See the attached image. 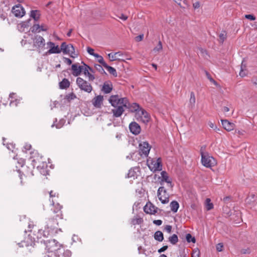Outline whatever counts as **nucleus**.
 Here are the masks:
<instances>
[{
	"label": "nucleus",
	"instance_id": "f257e3e1",
	"mask_svg": "<svg viewBox=\"0 0 257 257\" xmlns=\"http://www.w3.org/2000/svg\"><path fill=\"white\" fill-rule=\"evenodd\" d=\"M108 101L114 107L111 110L114 117H120L124 111V108H128L132 112H136V114L141 108L138 103H130L127 98H120L118 95H111Z\"/></svg>",
	"mask_w": 257,
	"mask_h": 257
},
{
	"label": "nucleus",
	"instance_id": "f03ea898",
	"mask_svg": "<svg viewBox=\"0 0 257 257\" xmlns=\"http://www.w3.org/2000/svg\"><path fill=\"white\" fill-rule=\"evenodd\" d=\"M46 245V249L49 252H54L59 251L61 252V247L62 245L59 243L56 239L48 240L44 241Z\"/></svg>",
	"mask_w": 257,
	"mask_h": 257
},
{
	"label": "nucleus",
	"instance_id": "7ed1b4c3",
	"mask_svg": "<svg viewBox=\"0 0 257 257\" xmlns=\"http://www.w3.org/2000/svg\"><path fill=\"white\" fill-rule=\"evenodd\" d=\"M148 166L151 171L155 172L158 171H161L162 169V159L161 158L153 159L151 160H148Z\"/></svg>",
	"mask_w": 257,
	"mask_h": 257
},
{
	"label": "nucleus",
	"instance_id": "20e7f679",
	"mask_svg": "<svg viewBox=\"0 0 257 257\" xmlns=\"http://www.w3.org/2000/svg\"><path fill=\"white\" fill-rule=\"evenodd\" d=\"M200 154L201 155V162L204 166L207 168H211L215 164V161L212 157L203 153V147L201 148Z\"/></svg>",
	"mask_w": 257,
	"mask_h": 257
},
{
	"label": "nucleus",
	"instance_id": "39448f33",
	"mask_svg": "<svg viewBox=\"0 0 257 257\" xmlns=\"http://www.w3.org/2000/svg\"><path fill=\"white\" fill-rule=\"evenodd\" d=\"M76 82L77 86L81 90L87 93H90L92 91V87L91 85L83 78L81 77H77Z\"/></svg>",
	"mask_w": 257,
	"mask_h": 257
},
{
	"label": "nucleus",
	"instance_id": "423d86ee",
	"mask_svg": "<svg viewBox=\"0 0 257 257\" xmlns=\"http://www.w3.org/2000/svg\"><path fill=\"white\" fill-rule=\"evenodd\" d=\"M61 51L64 54H69L71 57L74 58L77 54H75V49L73 45L71 44H67L65 42H63L61 46Z\"/></svg>",
	"mask_w": 257,
	"mask_h": 257
},
{
	"label": "nucleus",
	"instance_id": "0eeeda50",
	"mask_svg": "<svg viewBox=\"0 0 257 257\" xmlns=\"http://www.w3.org/2000/svg\"><path fill=\"white\" fill-rule=\"evenodd\" d=\"M58 219H56L54 216H52L51 218L48 219L46 221V225L47 229H51V231L52 232H58Z\"/></svg>",
	"mask_w": 257,
	"mask_h": 257
},
{
	"label": "nucleus",
	"instance_id": "6e6552de",
	"mask_svg": "<svg viewBox=\"0 0 257 257\" xmlns=\"http://www.w3.org/2000/svg\"><path fill=\"white\" fill-rule=\"evenodd\" d=\"M157 196L162 204H167L169 202V196L167 194L166 190L163 186L159 188L157 191Z\"/></svg>",
	"mask_w": 257,
	"mask_h": 257
},
{
	"label": "nucleus",
	"instance_id": "1a4fd4ad",
	"mask_svg": "<svg viewBox=\"0 0 257 257\" xmlns=\"http://www.w3.org/2000/svg\"><path fill=\"white\" fill-rule=\"evenodd\" d=\"M151 149V146L147 142H142L139 144V154L141 156L147 157Z\"/></svg>",
	"mask_w": 257,
	"mask_h": 257
},
{
	"label": "nucleus",
	"instance_id": "9d476101",
	"mask_svg": "<svg viewBox=\"0 0 257 257\" xmlns=\"http://www.w3.org/2000/svg\"><path fill=\"white\" fill-rule=\"evenodd\" d=\"M33 43L34 46L39 50H41L45 45V41L42 36L36 35L33 38Z\"/></svg>",
	"mask_w": 257,
	"mask_h": 257
},
{
	"label": "nucleus",
	"instance_id": "9b49d317",
	"mask_svg": "<svg viewBox=\"0 0 257 257\" xmlns=\"http://www.w3.org/2000/svg\"><path fill=\"white\" fill-rule=\"evenodd\" d=\"M12 12L16 17L20 18L22 17L25 14L24 9L20 5L14 6L12 9Z\"/></svg>",
	"mask_w": 257,
	"mask_h": 257
},
{
	"label": "nucleus",
	"instance_id": "f8f14e48",
	"mask_svg": "<svg viewBox=\"0 0 257 257\" xmlns=\"http://www.w3.org/2000/svg\"><path fill=\"white\" fill-rule=\"evenodd\" d=\"M47 45L50 47V49L46 52V54H59L61 53V48H60L58 45L55 46L54 42H48Z\"/></svg>",
	"mask_w": 257,
	"mask_h": 257
},
{
	"label": "nucleus",
	"instance_id": "ddd939ff",
	"mask_svg": "<svg viewBox=\"0 0 257 257\" xmlns=\"http://www.w3.org/2000/svg\"><path fill=\"white\" fill-rule=\"evenodd\" d=\"M84 66H80L78 65V64L75 63L72 65L71 69H72V74L74 76H79L81 73L83 71L84 69Z\"/></svg>",
	"mask_w": 257,
	"mask_h": 257
},
{
	"label": "nucleus",
	"instance_id": "4468645a",
	"mask_svg": "<svg viewBox=\"0 0 257 257\" xmlns=\"http://www.w3.org/2000/svg\"><path fill=\"white\" fill-rule=\"evenodd\" d=\"M130 132L134 135H137L141 132L140 125L135 121L132 122L129 125Z\"/></svg>",
	"mask_w": 257,
	"mask_h": 257
},
{
	"label": "nucleus",
	"instance_id": "2eb2a0df",
	"mask_svg": "<svg viewBox=\"0 0 257 257\" xmlns=\"http://www.w3.org/2000/svg\"><path fill=\"white\" fill-rule=\"evenodd\" d=\"M158 208L152 203L147 204L144 207L145 212L147 214H155L157 212Z\"/></svg>",
	"mask_w": 257,
	"mask_h": 257
},
{
	"label": "nucleus",
	"instance_id": "dca6fc26",
	"mask_svg": "<svg viewBox=\"0 0 257 257\" xmlns=\"http://www.w3.org/2000/svg\"><path fill=\"white\" fill-rule=\"evenodd\" d=\"M55 207L56 208L55 209H51L53 210V215L52 216H54V217L56 218V219H62L63 218L62 212L61 211L62 206L57 203Z\"/></svg>",
	"mask_w": 257,
	"mask_h": 257
},
{
	"label": "nucleus",
	"instance_id": "f3484780",
	"mask_svg": "<svg viewBox=\"0 0 257 257\" xmlns=\"http://www.w3.org/2000/svg\"><path fill=\"white\" fill-rule=\"evenodd\" d=\"M55 207L56 208L55 209H51L53 210V215L52 216H54V217L56 218V219H62L63 218L62 212L61 211L62 206L57 203Z\"/></svg>",
	"mask_w": 257,
	"mask_h": 257
},
{
	"label": "nucleus",
	"instance_id": "a211bd4d",
	"mask_svg": "<svg viewBox=\"0 0 257 257\" xmlns=\"http://www.w3.org/2000/svg\"><path fill=\"white\" fill-rule=\"evenodd\" d=\"M103 97L102 95H98L95 97L92 100V103L93 106L97 108L101 107L103 103Z\"/></svg>",
	"mask_w": 257,
	"mask_h": 257
},
{
	"label": "nucleus",
	"instance_id": "6ab92c4d",
	"mask_svg": "<svg viewBox=\"0 0 257 257\" xmlns=\"http://www.w3.org/2000/svg\"><path fill=\"white\" fill-rule=\"evenodd\" d=\"M136 115L139 116L140 117L143 119L144 122H148L150 119V116L148 113L143 108H141L139 111L136 114Z\"/></svg>",
	"mask_w": 257,
	"mask_h": 257
},
{
	"label": "nucleus",
	"instance_id": "aec40b11",
	"mask_svg": "<svg viewBox=\"0 0 257 257\" xmlns=\"http://www.w3.org/2000/svg\"><path fill=\"white\" fill-rule=\"evenodd\" d=\"M162 180L160 181L161 184H163L164 182H165L168 183V186L170 187H173V185L172 184V180L169 178V177L166 171H162L161 173Z\"/></svg>",
	"mask_w": 257,
	"mask_h": 257
},
{
	"label": "nucleus",
	"instance_id": "412c9836",
	"mask_svg": "<svg viewBox=\"0 0 257 257\" xmlns=\"http://www.w3.org/2000/svg\"><path fill=\"white\" fill-rule=\"evenodd\" d=\"M113 89L112 83L109 81H105L103 83L101 91L105 94L109 93Z\"/></svg>",
	"mask_w": 257,
	"mask_h": 257
},
{
	"label": "nucleus",
	"instance_id": "4be33fe9",
	"mask_svg": "<svg viewBox=\"0 0 257 257\" xmlns=\"http://www.w3.org/2000/svg\"><path fill=\"white\" fill-rule=\"evenodd\" d=\"M221 123L224 128L228 132L233 130L234 128V124L230 122L227 119H222Z\"/></svg>",
	"mask_w": 257,
	"mask_h": 257
},
{
	"label": "nucleus",
	"instance_id": "5701e85b",
	"mask_svg": "<svg viewBox=\"0 0 257 257\" xmlns=\"http://www.w3.org/2000/svg\"><path fill=\"white\" fill-rule=\"evenodd\" d=\"M84 69L83 70V72L84 74L85 75H87L88 77L89 80L90 81L94 80V79H95V77L93 75L91 74L89 72V70L90 71H91V72H93L92 69L91 67H90L89 66H88L87 65H86L85 64H84Z\"/></svg>",
	"mask_w": 257,
	"mask_h": 257
},
{
	"label": "nucleus",
	"instance_id": "b1692460",
	"mask_svg": "<svg viewBox=\"0 0 257 257\" xmlns=\"http://www.w3.org/2000/svg\"><path fill=\"white\" fill-rule=\"evenodd\" d=\"M154 238L156 240L161 242L164 240L163 233L161 231H157L155 232L154 235Z\"/></svg>",
	"mask_w": 257,
	"mask_h": 257
},
{
	"label": "nucleus",
	"instance_id": "393cba45",
	"mask_svg": "<svg viewBox=\"0 0 257 257\" xmlns=\"http://www.w3.org/2000/svg\"><path fill=\"white\" fill-rule=\"evenodd\" d=\"M70 86L69 81L66 79L64 78L62 81L59 83V87L61 89H66Z\"/></svg>",
	"mask_w": 257,
	"mask_h": 257
},
{
	"label": "nucleus",
	"instance_id": "a878e982",
	"mask_svg": "<svg viewBox=\"0 0 257 257\" xmlns=\"http://www.w3.org/2000/svg\"><path fill=\"white\" fill-rule=\"evenodd\" d=\"M103 67L106 68L108 72L113 76L116 77L117 76V72L114 68L108 66L106 63L105 64Z\"/></svg>",
	"mask_w": 257,
	"mask_h": 257
},
{
	"label": "nucleus",
	"instance_id": "bb28decb",
	"mask_svg": "<svg viewBox=\"0 0 257 257\" xmlns=\"http://www.w3.org/2000/svg\"><path fill=\"white\" fill-rule=\"evenodd\" d=\"M40 16V12L38 10H32L30 13V17L35 21H38Z\"/></svg>",
	"mask_w": 257,
	"mask_h": 257
},
{
	"label": "nucleus",
	"instance_id": "cd10ccee",
	"mask_svg": "<svg viewBox=\"0 0 257 257\" xmlns=\"http://www.w3.org/2000/svg\"><path fill=\"white\" fill-rule=\"evenodd\" d=\"M171 210L173 212H177L179 207V204L176 201H173L170 203Z\"/></svg>",
	"mask_w": 257,
	"mask_h": 257
},
{
	"label": "nucleus",
	"instance_id": "c85d7f7f",
	"mask_svg": "<svg viewBox=\"0 0 257 257\" xmlns=\"http://www.w3.org/2000/svg\"><path fill=\"white\" fill-rule=\"evenodd\" d=\"M51 229H47V227L46 226L45 230H40V232H43V237H48L49 235H51L53 234H55L57 233L58 232H52L51 231Z\"/></svg>",
	"mask_w": 257,
	"mask_h": 257
},
{
	"label": "nucleus",
	"instance_id": "c756f323",
	"mask_svg": "<svg viewBox=\"0 0 257 257\" xmlns=\"http://www.w3.org/2000/svg\"><path fill=\"white\" fill-rule=\"evenodd\" d=\"M41 159V158H39V157L38 156L36 157L34 156H32L30 158V159L31 160V161L32 162V164L33 166H37V167H39V166L38 164L40 163V160Z\"/></svg>",
	"mask_w": 257,
	"mask_h": 257
},
{
	"label": "nucleus",
	"instance_id": "7c9ffc66",
	"mask_svg": "<svg viewBox=\"0 0 257 257\" xmlns=\"http://www.w3.org/2000/svg\"><path fill=\"white\" fill-rule=\"evenodd\" d=\"M196 102V98L195 94L193 92H191L190 93V98L189 100V105L191 107H193L195 105Z\"/></svg>",
	"mask_w": 257,
	"mask_h": 257
},
{
	"label": "nucleus",
	"instance_id": "2f4dec72",
	"mask_svg": "<svg viewBox=\"0 0 257 257\" xmlns=\"http://www.w3.org/2000/svg\"><path fill=\"white\" fill-rule=\"evenodd\" d=\"M169 241L172 244H175L178 241V238L176 234H174L169 237Z\"/></svg>",
	"mask_w": 257,
	"mask_h": 257
},
{
	"label": "nucleus",
	"instance_id": "473e14b6",
	"mask_svg": "<svg viewBox=\"0 0 257 257\" xmlns=\"http://www.w3.org/2000/svg\"><path fill=\"white\" fill-rule=\"evenodd\" d=\"M115 55H116V57H122V59H120L121 61H124V59L126 60H130L131 58L128 57L126 54H123L121 52H117L115 53Z\"/></svg>",
	"mask_w": 257,
	"mask_h": 257
},
{
	"label": "nucleus",
	"instance_id": "72a5a7b5",
	"mask_svg": "<svg viewBox=\"0 0 257 257\" xmlns=\"http://www.w3.org/2000/svg\"><path fill=\"white\" fill-rule=\"evenodd\" d=\"M32 33H40L41 32L40 26L39 24H34L31 28Z\"/></svg>",
	"mask_w": 257,
	"mask_h": 257
},
{
	"label": "nucleus",
	"instance_id": "f704fd0d",
	"mask_svg": "<svg viewBox=\"0 0 257 257\" xmlns=\"http://www.w3.org/2000/svg\"><path fill=\"white\" fill-rule=\"evenodd\" d=\"M94 57L97 58L98 62L100 64H101L103 66L105 65V64H106V63L104 61L103 58L101 56L99 55L98 54L96 53Z\"/></svg>",
	"mask_w": 257,
	"mask_h": 257
},
{
	"label": "nucleus",
	"instance_id": "c9c22d12",
	"mask_svg": "<svg viewBox=\"0 0 257 257\" xmlns=\"http://www.w3.org/2000/svg\"><path fill=\"white\" fill-rule=\"evenodd\" d=\"M206 208L207 210H210L213 208V205L211 202V200L209 198H207L206 200Z\"/></svg>",
	"mask_w": 257,
	"mask_h": 257
},
{
	"label": "nucleus",
	"instance_id": "e433bc0d",
	"mask_svg": "<svg viewBox=\"0 0 257 257\" xmlns=\"http://www.w3.org/2000/svg\"><path fill=\"white\" fill-rule=\"evenodd\" d=\"M108 57L110 61H113L116 60H120V58H117L114 53H109L108 54Z\"/></svg>",
	"mask_w": 257,
	"mask_h": 257
},
{
	"label": "nucleus",
	"instance_id": "4c0bfd02",
	"mask_svg": "<svg viewBox=\"0 0 257 257\" xmlns=\"http://www.w3.org/2000/svg\"><path fill=\"white\" fill-rule=\"evenodd\" d=\"M186 238L188 242H192L194 243L195 242V238L194 237H192L191 234L188 233L186 234Z\"/></svg>",
	"mask_w": 257,
	"mask_h": 257
},
{
	"label": "nucleus",
	"instance_id": "58836bf2",
	"mask_svg": "<svg viewBox=\"0 0 257 257\" xmlns=\"http://www.w3.org/2000/svg\"><path fill=\"white\" fill-rule=\"evenodd\" d=\"M95 68L98 70L101 74H106L104 70L103 69L102 66L99 64H95Z\"/></svg>",
	"mask_w": 257,
	"mask_h": 257
},
{
	"label": "nucleus",
	"instance_id": "ea45409f",
	"mask_svg": "<svg viewBox=\"0 0 257 257\" xmlns=\"http://www.w3.org/2000/svg\"><path fill=\"white\" fill-rule=\"evenodd\" d=\"M243 62L242 61L240 67V71L239 72V75L242 77L246 75L245 72H244V69L245 68L246 66L245 65H243Z\"/></svg>",
	"mask_w": 257,
	"mask_h": 257
},
{
	"label": "nucleus",
	"instance_id": "a19ab883",
	"mask_svg": "<svg viewBox=\"0 0 257 257\" xmlns=\"http://www.w3.org/2000/svg\"><path fill=\"white\" fill-rule=\"evenodd\" d=\"M61 250L63 251V254L64 257H70L71 256L72 253L70 250L66 249L65 250L64 249H61Z\"/></svg>",
	"mask_w": 257,
	"mask_h": 257
},
{
	"label": "nucleus",
	"instance_id": "79ce46f5",
	"mask_svg": "<svg viewBox=\"0 0 257 257\" xmlns=\"http://www.w3.org/2000/svg\"><path fill=\"white\" fill-rule=\"evenodd\" d=\"M65 123V120L64 119H61L59 122L56 124V127L57 128H60L62 127L64 123Z\"/></svg>",
	"mask_w": 257,
	"mask_h": 257
},
{
	"label": "nucleus",
	"instance_id": "37998d69",
	"mask_svg": "<svg viewBox=\"0 0 257 257\" xmlns=\"http://www.w3.org/2000/svg\"><path fill=\"white\" fill-rule=\"evenodd\" d=\"M143 222V219L141 218H137L132 220V223L134 225L141 224Z\"/></svg>",
	"mask_w": 257,
	"mask_h": 257
},
{
	"label": "nucleus",
	"instance_id": "c03bdc74",
	"mask_svg": "<svg viewBox=\"0 0 257 257\" xmlns=\"http://www.w3.org/2000/svg\"><path fill=\"white\" fill-rule=\"evenodd\" d=\"M162 49V44L161 41H159L157 46L155 47L153 50L155 52H158Z\"/></svg>",
	"mask_w": 257,
	"mask_h": 257
},
{
	"label": "nucleus",
	"instance_id": "a18cd8bd",
	"mask_svg": "<svg viewBox=\"0 0 257 257\" xmlns=\"http://www.w3.org/2000/svg\"><path fill=\"white\" fill-rule=\"evenodd\" d=\"M219 37L220 43H222L226 39V34L225 33V32L221 33L219 34Z\"/></svg>",
	"mask_w": 257,
	"mask_h": 257
},
{
	"label": "nucleus",
	"instance_id": "49530a36",
	"mask_svg": "<svg viewBox=\"0 0 257 257\" xmlns=\"http://www.w3.org/2000/svg\"><path fill=\"white\" fill-rule=\"evenodd\" d=\"M87 51L90 55L93 56H94L96 54L94 52V49L89 47H88L87 48Z\"/></svg>",
	"mask_w": 257,
	"mask_h": 257
},
{
	"label": "nucleus",
	"instance_id": "de8ad7c7",
	"mask_svg": "<svg viewBox=\"0 0 257 257\" xmlns=\"http://www.w3.org/2000/svg\"><path fill=\"white\" fill-rule=\"evenodd\" d=\"M244 17L251 21H254L255 20V17L253 15H245Z\"/></svg>",
	"mask_w": 257,
	"mask_h": 257
},
{
	"label": "nucleus",
	"instance_id": "09e8293b",
	"mask_svg": "<svg viewBox=\"0 0 257 257\" xmlns=\"http://www.w3.org/2000/svg\"><path fill=\"white\" fill-rule=\"evenodd\" d=\"M144 38V34H141L135 37V40L137 42H140L143 40Z\"/></svg>",
	"mask_w": 257,
	"mask_h": 257
},
{
	"label": "nucleus",
	"instance_id": "8fccbe9b",
	"mask_svg": "<svg viewBox=\"0 0 257 257\" xmlns=\"http://www.w3.org/2000/svg\"><path fill=\"white\" fill-rule=\"evenodd\" d=\"M223 247V245L222 243H218L216 245V250L218 251H221Z\"/></svg>",
	"mask_w": 257,
	"mask_h": 257
},
{
	"label": "nucleus",
	"instance_id": "3c124183",
	"mask_svg": "<svg viewBox=\"0 0 257 257\" xmlns=\"http://www.w3.org/2000/svg\"><path fill=\"white\" fill-rule=\"evenodd\" d=\"M135 172L134 171L132 170H130L128 173H127V177L128 178H131V177H134L135 176Z\"/></svg>",
	"mask_w": 257,
	"mask_h": 257
},
{
	"label": "nucleus",
	"instance_id": "603ef678",
	"mask_svg": "<svg viewBox=\"0 0 257 257\" xmlns=\"http://www.w3.org/2000/svg\"><path fill=\"white\" fill-rule=\"evenodd\" d=\"M208 125L211 128H213L214 130H219V128L211 121L208 122Z\"/></svg>",
	"mask_w": 257,
	"mask_h": 257
},
{
	"label": "nucleus",
	"instance_id": "864d4df0",
	"mask_svg": "<svg viewBox=\"0 0 257 257\" xmlns=\"http://www.w3.org/2000/svg\"><path fill=\"white\" fill-rule=\"evenodd\" d=\"M20 247L28 246V244L25 241H22L18 244Z\"/></svg>",
	"mask_w": 257,
	"mask_h": 257
},
{
	"label": "nucleus",
	"instance_id": "5fc2aeb1",
	"mask_svg": "<svg viewBox=\"0 0 257 257\" xmlns=\"http://www.w3.org/2000/svg\"><path fill=\"white\" fill-rule=\"evenodd\" d=\"M167 248H168L167 245L163 246V247L160 248L159 249H158V252H159V253L163 252L165 251L166 250H167Z\"/></svg>",
	"mask_w": 257,
	"mask_h": 257
},
{
	"label": "nucleus",
	"instance_id": "6e6d98bb",
	"mask_svg": "<svg viewBox=\"0 0 257 257\" xmlns=\"http://www.w3.org/2000/svg\"><path fill=\"white\" fill-rule=\"evenodd\" d=\"M172 226L170 225H167L165 227V230H166L168 233H171L172 231Z\"/></svg>",
	"mask_w": 257,
	"mask_h": 257
},
{
	"label": "nucleus",
	"instance_id": "4d7b16f0",
	"mask_svg": "<svg viewBox=\"0 0 257 257\" xmlns=\"http://www.w3.org/2000/svg\"><path fill=\"white\" fill-rule=\"evenodd\" d=\"M64 61L65 63H67L68 65H70L72 63V61L71 59L68 58L64 57L63 58Z\"/></svg>",
	"mask_w": 257,
	"mask_h": 257
},
{
	"label": "nucleus",
	"instance_id": "13d9d810",
	"mask_svg": "<svg viewBox=\"0 0 257 257\" xmlns=\"http://www.w3.org/2000/svg\"><path fill=\"white\" fill-rule=\"evenodd\" d=\"M49 195L50 197L51 198L55 197L57 196L58 197V194H57L56 192H54L53 191H51L49 192Z\"/></svg>",
	"mask_w": 257,
	"mask_h": 257
},
{
	"label": "nucleus",
	"instance_id": "bf43d9fd",
	"mask_svg": "<svg viewBox=\"0 0 257 257\" xmlns=\"http://www.w3.org/2000/svg\"><path fill=\"white\" fill-rule=\"evenodd\" d=\"M153 223L158 226H160L162 224V221L161 220H154Z\"/></svg>",
	"mask_w": 257,
	"mask_h": 257
},
{
	"label": "nucleus",
	"instance_id": "052dcab7",
	"mask_svg": "<svg viewBox=\"0 0 257 257\" xmlns=\"http://www.w3.org/2000/svg\"><path fill=\"white\" fill-rule=\"evenodd\" d=\"M31 145L28 144H26L24 147V149H25L26 151L31 150Z\"/></svg>",
	"mask_w": 257,
	"mask_h": 257
},
{
	"label": "nucleus",
	"instance_id": "680f3d73",
	"mask_svg": "<svg viewBox=\"0 0 257 257\" xmlns=\"http://www.w3.org/2000/svg\"><path fill=\"white\" fill-rule=\"evenodd\" d=\"M193 6L195 9H198L200 7V3L196 2L193 4Z\"/></svg>",
	"mask_w": 257,
	"mask_h": 257
},
{
	"label": "nucleus",
	"instance_id": "e2e57ef3",
	"mask_svg": "<svg viewBox=\"0 0 257 257\" xmlns=\"http://www.w3.org/2000/svg\"><path fill=\"white\" fill-rule=\"evenodd\" d=\"M118 18L123 21H125L127 19V17L122 14H121L120 16H119Z\"/></svg>",
	"mask_w": 257,
	"mask_h": 257
},
{
	"label": "nucleus",
	"instance_id": "0e129e2a",
	"mask_svg": "<svg viewBox=\"0 0 257 257\" xmlns=\"http://www.w3.org/2000/svg\"><path fill=\"white\" fill-rule=\"evenodd\" d=\"M7 147L9 150H12L13 151V149L14 148L15 146L13 144H10L7 145Z\"/></svg>",
	"mask_w": 257,
	"mask_h": 257
},
{
	"label": "nucleus",
	"instance_id": "69168bd1",
	"mask_svg": "<svg viewBox=\"0 0 257 257\" xmlns=\"http://www.w3.org/2000/svg\"><path fill=\"white\" fill-rule=\"evenodd\" d=\"M74 97H75V96L73 93L69 94V95L66 96L67 99H73Z\"/></svg>",
	"mask_w": 257,
	"mask_h": 257
},
{
	"label": "nucleus",
	"instance_id": "338daca9",
	"mask_svg": "<svg viewBox=\"0 0 257 257\" xmlns=\"http://www.w3.org/2000/svg\"><path fill=\"white\" fill-rule=\"evenodd\" d=\"M41 31H46L48 30V27L45 25L40 26Z\"/></svg>",
	"mask_w": 257,
	"mask_h": 257
},
{
	"label": "nucleus",
	"instance_id": "774afa93",
	"mask_svg": "<svg viewBox=\"0 0 257 257\" xmlns=\"http://www.w3.org/2000/svg\"><path fill=\"white\" fill-rule=\"evenodd\" d=\"M205 74L206 75L207 78L210 80V82L213 81V79L211 77V75L207 71H205Z\"/></svg>",
	"mask_w": 257,
	"mask_h": 257
}]
</instances>
